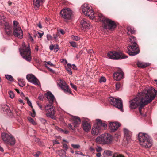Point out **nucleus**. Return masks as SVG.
<instances>
[{
    "instance_id": "6ab92c4d",
    "label": "nucleus",
    "mask_w": 157,
    "mask_h": 157,
    "mask_svg": "<svg viewBox=\"0 0 157 157\" xmlns=\"http://www.w3.org/2000/svg\"><path fill=\"white\" fill-rule=\"evenodd\" d=\"M114 79L117 81L120 80L124 77V74L122 71L119 70L113 74Z\"/></svg>"
},
{
    "instance_id": "f3484780",
    "label": "nucleus",
    "mask_w": 157,
    "mask_h": 157,
    "mask_svg": "<svg viewBox=\"0 0 157 157\" xmlns=\"http://www.w3.org/2000/svg\"><path fill=\"white\" fill-rule=\"evenodd\" d=\"M82 124L83 130L86 132H88L90 131L91 128L90 123L86 120L82 121Z\"/></svg>"
},
{
    "instance_id": "37998d69",
    "label": "nucleus",
    "mask_w": 157,
    "mask_h": 157,
    "mask_svg": "<svg viewBox=\"0 0 157 157\" xmlns=\"http://www.w3.org/2000/svg\"><path fill=\"white\" fill-rule=\"evenodd\" d=\"M71 146L74 149H78L80 147V146L79 144H71Z\"/></svg>"
},
{
    "instance_id": "2eb2a0df",
    "label": "nucleus",
    "mask_w": 157,
    "mask_h": 157,
    "mask_svg": "<svg viewBox=\"0 0 157 157\" xmlns=\"http://www.w3.org/2000/svg\"><path fill=\"white\" fill-rule=\"evenodd\" d=\"M26 78L28 81L36 85L40 86V83L38 79L33 74H28L26 76Z\"/></svg>"
},
{
    "instance_id": "864d4df0",
    "label": "nucleus",
    "mask_w": 157,
    "mask_h": 157,
    "mask_svg": "<svg viewBox=\"0 0 157 157\" xmlns=\"http://www.w3.org/2000/svg\"><path fill=\"white\" fill-rule=\"evenodd\" d=\"M63 144V148L64 149V150H67L68 149V147L67 145L66 144Z\"/></svg>"
},
{
    "instance_id": "b1692460",
    "label": "nucleus",
    "mask_w": 157,
    "mask_h": 157,
    "mask_svg": "<svg viewBox=\"0 0 157 157\" xmlns=\"http://www.w3.org/2000/svg\"><path fill=\"white\" fill-rule=\"evenodd\" d=\"M33 5L35 9H37L41 5L45 0H33Z\"/></svg>"
},
{
    "instance_id": "5fc2aeb1",
    "label": "nucleus",
    "mask_w": 157,
    "mask_h": 157,
    "mask_svg": "<svg viewBox=\"0 0 157 157\" xmlns=\"http://www.w3.org/2000/svg\"><path fill=\"white\" fill-rule=\"evenodd\" d=\"M40 120L41 122L44 124H45L47 122L46 121L45 119L43 118H41L40 119Z\"/></svg>"
},
{
    "instance_id": "c756f323",
    "label": "nucleus",
    "mask_w": 157,
    "mask_h": 157,
    "mask_svg": "<svg viewBox=\"0 0 157 157\" xmlns=\"http://www.w3.org/2000/svg\"><path fill=\"white\" fill-rule=\"evenodd\" d=\"M57 33L59 36H61L62 35L65 34V32L62 29H59L57 30Z\"/></svg>"
},
{
    "instance_id": "e433bc0d",
    "label": "nucleus",
    "mask_w": 157,
    "mask_h": 157,
    "mask_svg": "<svg viewBox=\"0 0 157 157\" xmlns=\"http://www.w3.org/2000/svg\"><path fill=\"white\" fill-rule=\"evenodd\" d=\"M28 119L29 121L33 124L34 125L36 124V123L34 121V120L30 117H28Z\"/></svg>"
},
{
    "instance_id": "ea45409f",
    "label": "nucleus",
    "mask_w": 157,
    "mask_h": 157,
    "mask_svg": "<svg viewBox=\"0 0 157 157\" xmlns=\"http://www.w3.org/2000/svg\"><path fill=\"white\" fill-rule=\"evenodd\" d=\"M113 157H125L123 155L117 153H114Z\"/></svg>"
},
{
    "instance_id": "f03ea898",
    "label": "nucleus",
    "mask_w": 157,
    "mask_h": 157,
    "mask_svg": "<svg viewBox=\"0 0 157 157\" xmlns=\"http://www.w3.org/2000/svg\"><path fill=\"white\" fill-rule=\"evenodd\" d=\"M46 97L48 102L47 103L44 107V109L38 102H37V104L40 109L41 110H44V109L45 112H46V116L53 119H55L54 114L55 113V107L53 105V104L55 98L52 93L50 91L48 92L45 94Z\"/></svg>"
},
{
    "instance_id": "58836bf2",
    "label": "nucleus",
    "mask_w": 157,
    "mask_h": 157,
    "mask_svg": "<svg viewBox=\"0 0 157 157\" xmlns=\"http://www.w3.org/2000/svg\"><path fill=\"white\" fill-rule=\"evenodd\" d=\"M8 93L9 97L11 98L12 99L14 98V94L13 93V92L12 91H9Z\"/></svg>"
},
{
    "instance_id": "473e14b6",
    "label": "nucleus",
    "mask_w": 157,
    "mask_h": 157,
    "mask_svg": "<svg viewBox=\"0 0 157 157\" xmlns=\"http://www.w3.org/2000/svg\"><path fill=\"white\" fill-rule=\"evenodd\" d=\"M127 30L128 31L127 33L129 34V33H135V31L132 28L128 26L127 27Z\"/></svg>"
},
{
    "instance_id": "13d9d810",
    "label": "nucleus",
    "mask_w": 157,
    "mask_h": 157,
    "mask_svg": "<svg viewBox=\"0 0 157 157\" xmlns=\"http://www.w3.org/2000/svg\"><path fill=\"white\" fill-rule=\"evenodd\" d=\"M90 151L92 153H94L95 152V149L92 147H91L90 148Z\"/></svg>"
},
{
    "instance_id": "79ce46f5",
    "label": "nucleus",
    "mask_w": 157,
    "mask_h": 157,
    "mask_svg": "<svg viewBox=\"0 0 157 157\" xmlns=\"http://www.w3.org/2000/svg\"><path fill=\"white\" fill-rule=\"evenodd\" d=\"M70 43L71 44V45L74 48L76 47L77 46V45L76 43L74 41H71L70 42Z\"/></svg>"
},
{
    "instance_id": "09e8293b",
    "label": "nucleus",
    "mask_w": 157,
    "mask_h": 157,
    "mask_svg": "<svg viewBox=\"0 0 157 157\" xmlns=\"http://www.w3.org/2000/svg\"><path fill=\"white\" fill-rule=\"evenodd\" d=\"M70 85L71 86V87L74 89V90H77V86L76 85L73 84L72 83H70Z\"/></svg>"
},
{
    "instance_id": "4468645a",
    "label": "nucleus",
    "mask_w": 157,
    "mask_h": 157,
    "mask_svg": "<svg viewBox=\"0 0 157 157\" xmlns=\"http://www.w3.org/2000/svg\"><path fill=\"white\" fill-rule=\"evenodd\" d=\"M60 14L63 18L66 20H69L71 17L72 12L70 8H67L62 10L61 11Z\"/></svg>"
},
{
    "instance_id": "4d7b16f0",
    "label": "nucleus",
    "mask_w": 157,
    "mask_h": 157,
    "mask_svg": "<svg viewBox=\"0 0 157 157\" xmlns=\"http://www.w3.org/2000/svg\"><path fill=\"white\" fill-rule=\"evenodd\" d=\"M18 22L16 21H14L13 22V25L14 26V27H18L17 26L18 25Z\"/></svg>"
},
{
    "instance_id": "c03bdc74",
    "label": "nucleus",
    "mask_w": 157,
    "mask_h": 157,
    "mask_svg": "<svg viewBox=\"0 0 157 157\" xmlns=\"http://www.w3.org/2000/svg\"><path fill=\"white\" fill-rule=\"evenodd\" d=\"M59 49V47L58 45H54V51L55 52H57Z\"/></svg>"
},
{
    "instance_id": "7c9ffc66",
    "label": "nucleus",
    "mask_w": 157,
    "mask_h": 157,
    "mask_svg": "<svg viewBox=\"0 0 157 157\" xmlns=\"http://www.w3.org/2000/svg\"><path fill=\"white\" fill-rule=\"evenodd\" d=\"M48 65H49L51 66H54V65L50 61L46 62L45 65L46 67L50 70L51 71H53V70L52 69H50L48 66Z\"/></svg>"
},
{
    "instance_id": "8fccbe9b",
    "label": "nucleus",
    "mask_w": 157,
    "mask_h": 157,
    "mask_svg": "<svg viewBox=\"0 0 157 157\" xmlns=\"http://www.w3.org/2000/svg\"><path fill=\"white\" fill-rule=\"evenodd\" d=\"M28 37L31 42H33V40L32 37V36L29 33H28Z\"/></svg>"
},
{
    "instance_id": "603ef678",
    "label": "nucleus",
    "mask_w": 157,
    "mask_h": 157,
    "mask_svg": "<svg viewBox=\"0 0 157 157\" xmlns=\"http://www.w3.org/2000/svg\"><path fill=\"white\" fill-rule=\"evenodd\" d=\"M40 154V152L39 151H37L36 153H33V155L35 156L38 157L39 156Z\"/></svg>"
},
{
    "instance_id": "0eeeda50",
    "label": "nucleus",
    "mask_w": 157,
    "mask_h": 157,
    "mask_svg": "<svg viewBox=\"0 0 157 157\" xmlns=\"http://www.w3.org/2000/svg\"><path fill=\"white\" fill-rule=\"evenodd\" d=\"M96 121L97 123L94 126L91 131L93 135H98L101 132V130L105 129L107 126V124L105 123L102 122L100 119H97Z\"/></svg>"
},
{
    "instance_id": "6e6552de",
    "label": "nucleus",
    "mask_w": 157,
    "mask_h": 157,
    "mask_svg": "<svg viewBox=\"0 0 157 157\" xmlns=\"http://www.w3.org/2000/svg\"><path fill=\"white\" fill-rule=\"evenodd\" d=\"M4 27L5 35L8 37H10L13 35L12 28L10 25L6 22L5 17L0 16V26Z\"/></svg>"
},
{
    "instance_id": "69168bd1",
    "label": "nucleus",
    "mask_w": 157,
    "mask_h": 157,
    "mask_svg": "<svg viewBox=\"0 0 157 157\" xmlns=\"http://www.w3.org/2000/svg\"><path fill=\"white\" fill-rule=\"evenodd\" d=\"M54 45H51L49 47V49L51 50H54Z\"/></svg>"
},
{
    "instance_id": "9d476101",
    "label": "nucleus",
    "mask_w": 157,
    "mask_h": 157,
    "mask_svg": "<svg viewBox=\"0 0 157 157\" xmlns=\"http://www.w3.org/2000/svg\"><path fill=\"white\" fill-rule=\"evenodd\" d=\"M82 11L84 15L88 16L91 19H93L95 17L91 7L85 3L82 6Z\"/></svg>"
},
{
    "instance_id": "a18cd8bd",
    "label": "nucleus",
    "mask_w": 157,
    "mask_h": 157,
    "mask_svg": "<svg viewBox=\"0 0 157 157\" xmlns=\"http://www.w3.org/2000/svg\"><path fill=\"white\" fill-rule=\"evenodd\" d=\"M47 38L48 40H53L52 37L50 34L47 35Z\"/></svg>"
},
{
    "instance_id": "f704fd0d",
    "label": "nucleus",
    "mask_w": 157,
    "mask_h": 157,
    "mask_svg": "<svg viewBox=\"0 0 157 157\" xmlns=\"http://www.w3.org/2000/svg\"><path fill=\"white\" fill-rule=\"evenodd\" d=\"M6 78L8 80L10 81H13L14 79L13 77L10 75H5Z\"/></svg>"
},
{
    "instance_id": "f257e3e1",
    "label": "nucleus",
    "mask_w": 157,
    "mask_h": 157,
    "mask_svg": "<svg viewBox=\"0 0 157 157\" xmlns=\"http://www.w3.org/2000/svg\"><path fill=\"white\" fill-rule=\"evenodd\" d=\"M157 95V91L153 87H147L139 93L134 98L129 101V106L132 109L139 107V110L142 114L141 109L146 105L151 102Z\"/></svg>"
},
{
    "instance_id": "de8ad7c7",
    "label": "nucleus",
    "mask_w": 157,
    "mask_h": 157,
    "mask_svg": "<svg viewBox=\"0 0 157 157\" xmlns=\"http://www.w3.org/2000/svg\"><path fill=\"white\" fill-rule=\"evenodd\" d=\"M106 81V79L104 77H101L100 79V82H105Z\"/></svg>"
},
{
    "instance_id": "1a4fd4ad",
    "label": "nucleus",
    "mask_w": 157,
    "mask_h": 157,
    "mask_svg": "<svg viewBox=\"0 0 157 157\" xmlns=\"http://www.w3.org/2000/svg\"><path fill=\"white\" fill-rule=\"evenodd\" d=\"M1 137L4 143L13 145L15 143V139L14 136L9 133L3 132L1 134Z\"/></svg>"
},
{
    "instance_id": "f8f14e48",
    "label": "nucleus",
    "mask_w": 157,
    "mask_h": 157,
    "mask_svg": "<svg viewBox=\"0 0 157 157\" xmlns=\"http://www.w3.org/2000/svg\"><path fill=\"white\" fill-rule=\"evenodd\" d=\"M108 56L109 58L114 59H124L128 57L123 53L115 51L109 52L108 53Z\"/></svg>"
},
{
    "instance_id": "dca6fc26",
    "label": "nucleus",
    "mask_w": 157,
    "mask_h": 157,
    "mask_svg": "<svg viewBox=\"0 0 157 157\" xmlns=\"http://www.w3.org/2000/svg\"><path fill=\"white\" fill-rule=\"evenodd\" d=\"M13 35L15 37L20 39L22 38L23 36V33L21 28L19 27H14Z\"/></svg>"
},
{
    "instance_id": "3c124183",
    "label": "nucleus",
    "mask_w": 157,
    "mask_h": 157,
    "mask_svg": "<svg viewBox=\"0 0 157 157\" xmlns=\"http://www.w3.org/2000/svg\"><path fill=\"white\" fill-rule=\"evenodd\" d=\"M121 86V85L119 83H117L116 84V88L117 89H119Z\"/></svg>"
},
{
    "instance_id": "aec40b11",
    "label": "nucleus",
    "mask_w": 157,
    "mask_h": 157,
    "mask_svg": "<svg viewBox=\"0 0 157 157\" xmlns=\"http://www.w3.org/2000/svg\"><path fill=\"white\" fill-rule=\"evenodd\" d=\"M81 24L82 30H86L90 28V23L86 19H84L81 20Z\"/></svg>"
},
{
    "instance_id": "9b49d317",
    "label": "nucleus",
    "mask_w": 157,
    "mask_h": 157,
    "mask_svg": "<svg viewBox=\"0 0 157 157\" xmlns=\"http://www.w3.org/2000/svg\"><path fill=\"white\" fill-rule=\"evenodd\" d=\"M108 101L111 104L119 109L121 111H123V104L120 98H116L110 97L109 98Z\"/></svg>"
},
{
    "instance_id": "c85d7f7f",
    "label": "nucleus",
    "mask_w": 157,
    "mask_h": 157,
    "mask_svg": "<svg viewBox=\"0 0 157 157\" xmlns=\"http://www.w3.org/2000/svg\"><path fill=\"white\" fill-rule=\"evenodd\" d=\"M113 153L110 150H107L105 151L103 154L104 156H109L112 155Z\"/></svg>"
},
{
    "instance_id": "423d86ee",
    "label": "nucleus",
    "mask_w": 157,
    "mask_h": 157,
    "mask_svg": "<svg viewBox=\"0 0 157 157\" xmlns=\"http://www.w3.org/2000/svg\"><path fill=\"white\" fill-rule=\"evenodd\" d=\"M21 55L26 60L29 61L31 59V51L29 44L26 46L24 43L22 46L19 49Z\"/></svg>"
},
{
    "instance_id": "72a5a7b5",
    "label": "nucleus",
    "mask_w": 157,
    "mask_h": 157,
    "mask_svg": "<svg viewBox=\"0 0 157 157\" xmlns=\"http://www.w3.org/2000/svg\"><path fill=\"white\" fill-rule=\"evenodd\" d=\"M56 129L59 132L65 134H67L69 133V131L67 130H63L59 127L56 128Z\"/></svg>"
},
{
    "instance_id": "e2e57ef3",
    "label": "nucleus",
    "mask_w": 157,
    "mask_h": 157,
    "mask_svg": "<svg viewBox=\"0 0 157 157\" xmlns=\"http://www.w3.org/2000/svg\"><path fill=\"white\" fill-rule=\"evenodd\" d=\"M38 33L39 35V36L38 37L39 38H41L42 36L44 34L43 33H39V32H38Z\"/></svg>"
},
{
    "instance_id": "bf43d9fd",
    "label": "nucleus",
    "mask_w": 157,
    "mask_h": 157,
    "mask_svg": "<svg viewBox=\"0 0 157 157\" xmlns=\"http://www.w3.org/2000/svg\"><path fill=\"white\" fill-rule=\"evenodd\" d=\"M53 143L54 144H59L60 143L57 140H54L53 141Z\"/></svg>"
},
{
    "instance_id": "a878e982",
    "label": "nucleus",
    "mask_w": 157,
    "mask_h": 157,
    "mask_svg": "<svg viewBox=\"0 0 157 157\" xmlns=\"http://www.w3.org/2000/svg\"><path fill=\"white\" fill-rule=\"evenodd\" d=\"M150 64L149 63H145L141 61H138L137 62V65L139 67L145 68L149 66Z\"/></svg>"
},
{
    "instance_id": "0e129e2a",
    "label": "nucleus",
    "mask_w": 157,
    "mask_h": 157,
    "mask_svg": "<svg viewBox=\"0 0 157 157\" xmlns=\"http://www.w3.org/2000/svg\"><path fill=\"white\" fill-rule=\"evenodd\" d=\"M44 98V96L43 95H40L38 97V99L40 100H42Z\"/></svg>"
},
{
    "instance_id": "c9c22d12",
    "label": "nucleus",
    "mask_w": 157,
    "mask_h": 157,
    "mask_svg": "<svg viewBox=\"0 0 157 157\" xmlns=\"http://www.w3.org/2000/svg\"><path fill=\"white\" fill-rule=\"evenodd\" d=\"M2 109L4 111L8 112L9 111V106L7 105H4L2 107Z\"/></svg>"
},
{
    "instance_id": "052dcab7",
    "label": "nucleus",
    "mask_w": 157,
    "mask_h": 157,
    "mask_svg": "<svg viewBox=\"0 0 157 157\" xmlns=\"http://www.w3.org/2000/svg\"><path fill=\"white\" fill-rule=\"evenodd\" d=\"M76 154L80 155L83 156L84 155L82 152H80L78 151H76Z\"/></svg>"
},
{
    "instance_id": "bb28decb",
    "label": "nucleus",
    "mask_w": 157,
    "mask_h": 157,
    "mask_svg": "<svg viewBox=\"0 0 157 157\" xmlns=\"http://www.w3.org/2000/svg\"><path fill=\"white\" fill-rule=\"evenodd\" d=\"M56 153L61 157H65L66 156V152L63 150H58L56 151Z\"/></svg>"
},
{
    "instance_id": "a211bd4d",
    "label": "nucleus",
    "mask_w": 157,
    "mask_h": 157,
    "mask_svg": "<svg viewBox=\"0 0 157 157\" xmlns=\"http://www.w3.org/2000/svg\"><path fill=\"white\" fill-rule=\"evenodd\" d=\"M104 139L105 144H109L113 141V136L110 134L107 133L104 134Z\"/></svg>"
},
{
    "instance_id": "4be33fe9",
    "label": "nucleus",
    "mask_w": 157,
    "mask_h": 157,
    "mask_svg": "<svg viewBox=\"0 0 157 157\" xmlns=\"http://www.w3.org/2000/svg\"><path fill=\"white\" fill-rule=\"evenodd\" d=\"M59 86L61 89L63 90L65 92L71 94V92L69 89V87L65 83H59Z\"/></svg>"
},
{
    "instance_id": "393cba45",
    "label": "nucleus",
    "mask_w": 157,
    "mask_h": 157,
    "mask_svg": "<svg viewBox=\"0 0 157 157\" xmlns=\"http://www.w3.org/2000/svg\"><path fill=\"white\" fill-rule=\"evenodd\" d=\"M104 139V134H103L97 137L95 139V142L98 144H105Z\"/></svg>"
},
{
    "instance_id": "412c9836",
    "label": "nucleus",
    "mask_w": 157,
    "mask_h": 157,
    "mask_svg": "<svg viewBox=\"0 0 157 157\" xmlns=\"http://www.w3.org/2000/svg\"><path fill=\"white\" fill-rule=\"evenodd\" d=\"M120 125V124L117 122H110L109 124V127L113 132H114L116 130Z\"/></svg>"
},
{
    "instance_id": "338daca9",
    "label": "nucleus",
    "mask_w": 157,
    "mask_h": 157,
    "mask_svg": "<svg viewBox=\"0 0 157 157\" xmlns=\"http://www.w3.org/2000/svg\"><path fill=\"white\" fill-rule=\"evenodd\" d=\"M87 52L89 53H94V51L92 49H89L88 50H87Z\"/></svg>"
},
{
    "instance_id": "4c0bfd02",
    "label": "nucleus",
    "mask_w": 157,
    "mask_h": 157,
    "mask_svg": "<svg viewBox=\"0 0 157 157\" xmlns=\"http://www.w3.org/2000/svg\"><path fill=\"white\" fill-rule=\"evenodd\" d=\"M71 38L73 40L78 41L79 40L80 38L79 37L74 36L72 35L71 36Z\"/></svg>"
},
{
    "instance_id": "49530a36",
    "label": "nucleus",
    "mask_w": 157,
    "mask_h": 157,
    "mask_svg": "<svg viewBox=\"0 0 157 157\" xmlns=\"http://www.w3.org/2000/svg\"><path fill=\"white\" fill-rule=\"evenodd\" d=\"M96 150L98 152H99L102 151V148L100 147L97 146L96 148Z\"/></svg>"
},
{
    "instance_id": "6e6d98bb",
    "label": "nucleus",
    "mask_w": 157,
    "mask_h": 157,
    "mask_svg": "<svg viewBox=\"0 0 157 157\" xmlns=\"http://www.w3.org/2000/svg\"><path fill=\"white\" fill-rule=\"evenodd\" d=\"M26 98L27 99V103L28 105L29 106H32V103L31 101L27 98Z\"/></svg>"
},
{
    "instance_id": "5701e85b",
    "label": "nucleus",
    "mask_w": 157,
    "mask_h": 157,
    "mask_svg": "<svg viewBox=\"0 0 157 157\" xmlns=\"http://www.w3.org/2000/svg\"><path fill=\"white\" fill-rule=\"evenodd\" d=\"M124 138L127 140L128 141L131 139L132 135V132L126 128L124 129Z\"/></svg>"
},
{
    "instance_id": "2f4dec72",
    "label": "nucleus",
    "mask_w": 157,
    "mask_h": 157,
    "mask_svg": "<svg viewBox=\"0 0 157 157\" xmlns=\"http://www.w3.org/2000/svg\"><path fill=\"white\" fill-rule=\"evenodd\" d=\"M18 82L19 85L21 87H23L25 85V82L23 79H18Z\"/></svg>"
},
{
    "instance_id": "a19ab883",
    "label": "nucleus",
    "mask_w": 157,
    "mask_h": 157,
    "mask_svg": "<svg viewBox=\"0 0 157 157\" xmlns=\"http://www.w3.org/2000/svg\"><path fill=\"white\" fill-rule=\"evenodd\" d=\"M58 35L57 33L53 35L52 38H53V39L56 41H57L58 40Z\"/></svg>"
},
{
    "instance_id": "7ed1b4c3",
    "label": "nucleus",
    "mask_w": 157,
    "mask_h": 157,
    "mask_svg": "<svg viewBox=\"0 0 157 157\" xmlns=\"http://www.w3.org/2000/svg\"><path fill=\"white\" fill-rule=\"evenodd\" d=\"M138 138L140 144L142 147L148 148L152 146V140L147 134L139 133L138 134Z\"/></svg>"
},
{
    "instance_id": "20e7f679",
    "label": "nucleus",
    "mask_w": 157,
    "mask_h": 157,
    "mask_svg": "<svg viewBox=\"0 0 157 157\" xmlns=\"http://www.w3.org/2000/svg\"><path fill=\"white\" fill-rule=\"evenodd\" d=\"M95 15L97 16L100 21L103 22V26L105 28L112 30L116 28V25L114 21L105 18L102 14L99 12H97Z\"/></svg>"
},
{
    "instance_id": "680f3d73",
    "label": "nucleus",
    "mask_w": 157,
    "mask_h": 157,
    "mask_svg": "<svg viewBox=\"0 0 157 157\" xmlns=\"http://www.w3.org/2000/svg\"><path fill=\"white\" fill-rule=\"evenodd\" d=\"M71 68H72L74 70L76 69V67L75 64L71 65Z\"/></svg>"
},
{
    "instance_id": "ddd939ff",
    "label": "nucleus",
    "mask_w": 157,
    "mask_h": 157,
    "mask_svg": "<svg viewBox=\"0 0 157 157\" xmlns=\"http://www.w3.org/2000/svg\"><path fill=\"white\" fill-rule=\"evenodd\" d=\"M72 120V124H68L69 128L72 130H74L75 128L78 127L81 123V119L78 117L72 116L71 117Z\"/></svg>"
},
{
    "instance_id": "cd10ccee",
    "label": "nucleus",
    "mask_w": 157,
    "mask_h": 157,
    "mask_svg": "<svg viewBox=\"0 0 157 157\" xmlns=\"http://www.w3.org/2000/svg\"><path fill=\"white\" fill-rule=\"evenodd\" d=\"M66 69L69 74L72 75V72L71 69V64L68 63L66 66Z\"/></svg>"
},
{
    "instance_id": "774afa93",
    "label": "nucleus",
    "mask_w": 157,
    "mask_h": 157,
    "mask_svg": "<svg viewBox=\"0 0 157 157\" xmlns=\"http://www.w3.org/2000/svg\"><path fill=\"white\" fill-rule=\"evenodd\" d=\"M96 155L97 157H100L101 156V154L100 152H98L96 154Z\"/></svg>"
},
{
    "instance_id": "39448f33",
    "label": "nucleus",
    "mask_w": 157,
    "mask_h": 157,
    "mask_svg": "<svg viewBox=\"0 0 157 157\" xmlns=\"http://www.w3.org/2000/svg\"><path fill=\"white\" fill-rule=\"evenodd\" d=\"M129 42L131 45L127 47V53L130 56H134L140 52V50L136 42V38L134 36H131L129 39Z\"/></svg>"
}]
</instances>
